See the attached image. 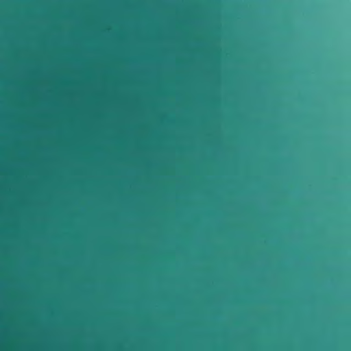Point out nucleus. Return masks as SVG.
<instances>
[{"label":"nucleus","mask_w":351,"mask_h":351,"mask_svg":"<svg viewBox=\"0 0 351 351\" xmlns=\"http://www.w3.org/2000/svg\"><path fill=\"white\" fill-rule=\"evenodd\" d=\"M0 5H262V1H0Z\"/></svg>","instance_id":"obj_1"}]
</instances>
